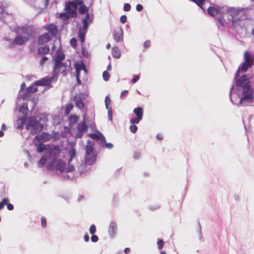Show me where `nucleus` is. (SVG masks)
Here are the masks:
<instances>
[{
    "label": "nucleus",
    "instance_id": "obj_1",
    "mask_svg": "<svg viewBox=\"0 0 254 254\" xmlns=\"http://www.w3.org/2000/svg\"><path fill=\"white\" fill-rule=\"evenodd\" d=\"M249 8L229 7L224 10L222 16L217 17L219 23L222 27L235 26L238 21L247 17Z\"/></svg>",
    "mask_w": 254,
    "mask_h": 254
},
{
    "label": "nucleus",
    "instance_id": "obj_2",
    "mask_svg": "<svg viewBox=\"0 0 254 254\" xmlns=\"http://www.w3.org/2000/svg\"><path fill=\"white\" fill-rule=\"evenodd\" d=\"M236 86L239 92H242V97L239 101L241 106H245L253 101V90L250 85L248 75L242 76L236 81Z\"/></svg>",
    "mask_w": 254,
    "mask_h": 254
},
{
    "label": "nucleus",
    "instance_id": "obj_3",
    "mask_svg": "<svg viewBox=\"0 0 254 254\" xmlns=\"http://www.w3.org/2000/svg\"><path fill=\"white\" fill-rule=\"evenodd\" d=\"M41 120V117L32 115L29 116L27 114L24 118H19L17 120V123L18 125L17 127L20 128L23 125L25 124L26 125V128L27 130H30L31 133H34L36 132V128Z\"/></svg>",
    "mask_w": 254,
    "mask_h": 254
},
{
    "label": "nucleus",
    "instance_id": "obj_4",
    "mask_svg": "<svg viewBox=\"0 0 254 254\" xmlns=\"http://www.w3.org/2000/svg\"><path fill=\"white\" fill-rule=\"evenodd\" d=\"M94 144L91 140L87 141L85 146V155L84 162L86 165H90L93 164L97 159V154L94 151Z\"/></svg>",
    "mask_w": 254,
    "mask_h": 254
},
{
    "label": "nucleus",
    "instance_id": "obj_5",
    "mask_svg": "<svg viewBox=\"0 0 254 254\" xmlns=\"http://www.w3.org/2000/svg\"><path fill=\"white\" fill-rule=\"evenodd\" d=\"M244 59V62L239 66L237 72L235 74V80L239 77L240 71L243 72L247 71L248 69L251 67L253 64V58L248 51L245 52Z\"/></svg>",
    "mask_w": 254,
    "mask_h": 254
},
{
    "label": "nucleus",
    "instance_id": "obj_6",
    "mask_svg": "<svg viewBox=\"0 0 254 254\" xmlns=\"http://www.w3.org/2000/svg\"><path fill=\"white\" fill-rule=\"evenodd\" d=\"M54 164L55 168L61 172H64L66 169L65 163L62 160H57L53 161L51 164H48L47 166V169L53 170L54 169Z\"/></svg>",
    "mask_w": 254,
    "mask_h": 254
},
{
    "label": "nucleus",
    "instance_id": "obj_7",
    "mask_svg": "<svg viewBox=\"0 0 254 254\" xmlns=\"http://www.w3.org/2000/svg\"><path fill=\"white\" fill-rule=\"evenodd\" d=\"M61 71L64 75L66 74V65L63 62L55 63L53 68V75L57 78L58 75Z\"/></svg>",
    "mask_w": 254,
    "mask_h": 254
},
{
    "label": "nucleus",
    "instance_id": "obj_8",
    "mask_svg": "<svg viewBox=\"0 0 254 254\" xmlns=\"http://www.w3.org/2000/svg\"><path fill=\"white\" fill-rule=\"evenodd\" d=\"M57 78H56L53 75L51 77H45L44 78H41L39 80L35 81L34 82V84L35 85L38 86H49L50 85L52 82L54 80H56Z\"/></svg>",
    "mask_w": 254,
    "mask_h": 254
},
{
    "label": "nucleus",
    "instance_id": "obj_9",
    "mask_svg": "<svg viewBox=\"0 0 254 254\" xmlns=\"http://www.w3.org/2000/svg\"><path fill=\"white\" fill-rule=\"evenodd\" d=\"M37 86L38 85H35L34 83L33 85L30 86L26 89V93H24L23 95H20V98L24 100L29 99L31 97V93L37 91Z\"/></svg>",
    "mask_w": 254,
    "mask_h": 254
},
{
    "label": "nucleus",
    "instance_id": "obj_10",
    "mask_svg": "<svg viewBox=\"0 0 254 254\" xmlns=\"http://www.w3.org/2000/svg\"><path fill=\"white\" fill-rule=\"evenodd\" d=\"M29 36L28 35H18L14 39V43L17 45H22L25 44L29 40Z\"/></svg>",
    "mask_w": 254,
    "mask_h": 254
},
{
    "label": "nucleus",
    "instance_id": "obj_11",
    "mask_svg": "<svg viewBox=\"0 0 254 254\" xmlns=\"http://www.w3.org/2000/svg\"><path fill=\"white\" fill-rule=\"evenodd\" d=\"M88 129V126L85 123V121H83L80 124H79L77 126V135L78 137H81L82 134L85 132Z\"/></svg>",
    "mask_w": 254,
    "mask_h": 254
},
{
    "label": "nucleus",
    "instance_id": "obj_12",
    "mask_svg": "<svg viewBox=\"0 0 254 254\" xmlns=\"http://www.w3.org/2000/svg\"><path fill=\"white\" fill-rule=\"evenodd\" d=\"M113 36L115 40L118 42H121L123 40V30L121 27L118 30H115L113 33Z\"/></svg>",
    "mask_w": 254,
    "mask_h": 254
},
{
    "label": "nucleus",
    "instance_id": "obj_13",
    "mask_svg": "<svg viewBox=\"0 0 254 254\" xmlns=\"http://www.w3.org/2000/svg\"><path fill=\"white\" fill-rule=\"evenodd\" d=\"M60 152L61 149L58 145L52 147L49 151L50 155L53 159L58 158L60 155Z\"/></svg>",
    "mask_w": 254,
    "mask_h": 254
},
{
    "label": "nucleus",
    "instance_id": "obj_14",
    "mask_svg": "<svg viewBox=\"0 0 254 254\" xmlns=\"http://www.w3.org/2000/svg\"><path fill=\"white\" fill-rule=\"evenodd\" d=\"M46 29L49 32L50 36L52 38L55 37L58 33L57 27L54 24L48 25L45 27Z\"/></svg>",
    "mask_w": 254,
    "mask_h": 254
},
{
    "label": "nucleus",
    "instance_id": "obj_15",
    "mask_svg": "<svg viewBox=\"0 0 254 254\" xmlns=\"http://www.w3.org/2000/svg\"><path fill=\"white\" fill-rule=\"evenodd\" d=\"M52 39V38L50 36V34L46 33L38 37V43L39 45H42L48 42Z\"/></svg>",
    "mask_w": 254,
    "mask_h": 254
},
{
    "label": "nucleus",
    "instance_id": "obj_16",
    "mask_svg": "<svg viewBox=\"0 0 254 254\" xmlns=\"http://www.w3.org/2000/svg\"><path fill=\"white\" fill-rule=\"evenodd\" d=\"M77 8V5L74 1H69L66 3L65 9V10L70 12L71 13L76 14L75 9Z\"/></svg>",
    "mask_w": 254,
    "mask_h": 254
},
{
    "label": "nucleus",
    "instance_id": "obj_17",
    "mask_svg": "<svg viewBox=\"0 0 254 254\" xmlns=\"http://www.w3.org/2000/svg\"><path fill=\"white\" fill-rule=\"evenodd\" d=\"M117 230V225L115 222L111 221L109 226L108 233L109 235L112 237H114L116 235Z\"/></svg>",
    "mask_w": 254,
    "mask_h": 254
},
{
    "label": "nucleus",
    "instance_id": "obj_18",
    "mask_svg": "<svg viewBox=\"0 0 254 254\" xmlns=\"http://www.w3.org/2000/svg\"><path fill=\"white\" fill-rule=\"evenodd\" d=\"M92 17L91 16L89 13H86L84 18L82 20L83 26L84 29H87L90 23L92 22Z\"/></svg>",
    "mask_w": 254,
    "mask_h": 254
},
{
    "label": "nucleus",
    "instance_id": "obj_19",
    "mask_svg": "<svg viewBox=\"0 0 254 254\" xmlns=\"http://www.w3.org/2000/svg\"><path fill=\"white\" fill-rule=\"evenodd\" d=\"M74 67L75 69L76 73H79V74L81 70H83L85 73L86 72L85 67L83 63L81 61L77 62L76 63H75Z\"/></svg>",
    "mask_w": 254,
    "mask_h": 254
},
{
    "label": "nucleus",
    "instance_id": "obj_20",
    "mask_svg": "<svg viewBox=\"0 0 254 254\" xmlns=\"http://www.w3.org/2000/svg\"><path fill=\"white\" fill-rule=\"evenodd\" d=\"M53 58L55 63H58L59 62H62V61L65 59V56L63 52L58 51L56 52Z\"/></svg>",
    "mask_w": 254,
    "mask_h": 254
},
{
    "label": "nucleus",
    "instance_id": "obj_21",
    "mask_svg": "<svg viewBox=\"0 0 254 254\" xmlns=\"http://www.w3.org/2000/svg\"><path fill=\"white\" fill-rule=\"evenodd\" d=\"M135 117L130 120V122L132 124H137L142 120L143 112H134Z\"/></svg>",
    "mask_w": 254,
    "mask_h": 254
},
{
    "label": "nucleus",
    "instance_id": "obj_22",
    "mask_svg": "<svg viewBox=\"0 0 254 254\" xmlns=\"http://www.w3.org/2000/svg\"><path fill=\"white\" fill-rule=\"evenodd\" d=\"M87 29H84L82 27L78 30V36L81 44L84 42L85 35L87 32Z\"/></svg>",
    "mask_w": 254,
    "mask_h": 254
},
{
    "label": "nucleus",
    "instance_id": "obj_23",
    "mask_svg": "<svg viewBox=\"0 0 254 254\" xmlns=\"http://www.w3.org/2000/svg\"><path fill=\"white\" fill-rule=\"evenodd\" d=\"M75 15L74 13H71L70 12L68 11H66V12H63L61 13L60 14V17L64 20H67L70 17H73Z\"/></svg>",
    "mask_w": 254,
    "mask_h": 254
},
{
    "label": "nucleus",
    "instance_id": "obj_24",
    "mask_svg": "<svg viewBox=\"0 0 254 254\" xmlns=\"http://www.w3.org/2000/svg\"><path fill=\"white\" fill-rule=\"evenodd\" d=\"M17 32L18 34H22V35H27L30 37V33L27 27H20L17 29Z\"/></svg>",
    "mask_w": 254,
    "mask_h": 254
},
{
    "label": "nucleus",
    "instance_id": "obj_25",
    "mask_svg": "<svg viewBox=\"0 0 254 254\" xmlns=\"http://www.w3.org/2000/svg\"><path fill=\"white\" fill-rule=\"evenodd\" d=\"M112 56L114 58L119 59L121 57V52L117 47H114L112 49Z\"/></svg>",
    "mask_w": 254,
    "mask_h": 254
},
{
    "label": "nucleus",
    "instance_id": "obj_26",
    "mask_svg": "<svg viewBox=\"0 0 254 254\" xmlns=\"http://www.w3.org/2000/svg\"><path fill=\"white\" fill-rule=\"evenodd\" d=\"M50 49L48 46L40 47L38 50V53L41 55H44L49 52Z\"/></svg>",
    "mask_w": 254,
    "mask_h": 254
},
{
    "label": "nucleus",
    "instance_id": "obj_27",
    "mask_svg": "<svg viewBox=\"0 0 254 254\" xmlns=\"http://www.w3.org/2000/svg\"><path fill=\"white\" fill-rule=\"evenodd\" d=\"M102 135L100 132L97 131L95 133L89 134L88 136L93 139L99 140Z\"/></svg>",
    "mask_w": 254,
    "mask_h": 254
},
{
    "label": "nucleus",
    "instance_id": "obj_28",
    "mask_svg": "<svg viewBox=\"0 0 254 254\" xmlns=\"http://www.w3.org/2000/svg\"><path fill=\"white\" fill-rule=\"evenodd\" d=\"M190 1L194 2L197 4L203 10H204L205 7H203V5L205 3L207 0H190Z\"/></svg>",
    "mask_w": 254,
    "mask_h": 254
},
{
    "label": "nucleus",
    "instance_id": "obj_29",
    "mask_svg": "<svg viewBox=\"0 0 254 254\" xmlns=\"http://www.w3.org/2000/svg\"><path fill=\"white\" fill-rule=\"evenodd\" d=\"M208 13L211 16H215L218 14V10L213 7H209L207 9Z\"/></svg>",
    "mask_w": 254,
    "mask_h": 254
},
{
    "label": "nucleus",
    "instance_id": "obj_30",
    "mask_svg": "<svg viewBox=\"0 0 254 254\" xmlns=\"http://www.w3.org/2000/svg\"><path fill=\"white\" fill-rule=\"evenodd\" d=\"M111 101L109 96H107L105 99V104L106 106V109L108 110V111H112V108L110 106Z\"/></svg>",
    "mask_w": 254,
    "mask_h": 254
},
{
    "label": "nucleus",
    "instance_id": "obj_31",
    "mask_svg": "<svg viewBox=\"0 0 254 254\" xmlns=\"http://www.w3.org/2000/svg\"><path fill=\"white\" fill-rule=\"evenodd\" d=\"M18 111H29L28 108L27 103H23L21 105H19Z\"/></svg>",
    "mask_w": 254,
    "mask_h": 254
},
{
    "label": "nucleus",
    "instance_id": "obj_32",
    "mask_svg": "<svg viewBox=\"0 0 254 254\" xmlns=\"http://www.w3.org/2000/svg\"><path fill=\"white\" fill-rule=\"evenodd\" d=\"M26 87V84H25V82H23L21 85V86H20V90H19V94H18V101H17V104L18 105H19V102L20 101V100L22 99L20 97V95H22V91L23 90H24Z\"/></svg>",
    "mask_w": 254,
    "mask_h": 254
},
{
    "label": "nucleus",
    "instance_id": "obj_33",
    "mask_svg": "<svg viewBox=\"0 0 254 254\" xmlns=\"http://www.w3.org/2000/svg\"><path fill=\"white\" fill-rule=\"evenodd\" d=\"M88 7L84 4L83 5H81L78 8V11L80 14H84L86 12L87 13V12L88 11Z\"/></svg>",
    "mask_w": 254,
    "mask_h": 254
},
{
    "label": "nucleus",
    "instance_id": "obj_34",
    "mask_svg": "<svg viewBox=\"0 0 254 254\" xmlns=\"http://www.w3.org/2000/svg\"><path fill=\"white\" fill-rule=\"evenodd\" d=\"M70 158L68 160L69 162H71L73 158L76 157V151L75 148H72L71 151L69 152Z\"/></svg>",
    "mask_w": 254,
    "mask_h": 254
},
{
    "label": "nucleus",
    "instance_id": "obj_35",
    "mask_svg": "<svg viewBox=\"0 0 254 254\" xmlns=\"http://www.w3.org/2000/svg\"><path fill=\"white\" fill-rule=\"evenodd\" d=\"M75 104L78 109L81 110L83 108L84 104L82 100L75 99Z\"/></svg>",
    "mask_w": 254,
    "mask_h": 254
},
{
    "label": "nucleus",
    "instance_id": "obj_36",
    "mask_svg": "<svg viewBox=\"0 0 254 254\" xmlns=\"http://www.w3.org/2000/svg\"><path fill=\"white\" fill-rule=\"evenodd\" d=\"M47 161V159L45 156L42 157L38 162V166L39 167H42L46 164Z\"/></svg>",
    "mask_w": 254,
    "mask_h": 254
},
{
    "label": "nucleus",
    "instance_id": "obj_37",
    "mask_svg": "<svg viewBox=\"0 0 254 254\" xmlns=\"http://www.w3.org/2000/svg\"><path fill=\"white\" fill-rule=\"evenodd\" d=\"M105 142L106 139L103 135H102V137H101V138L99 140H97L98 143L100 145V146L101 147H103V145Z\"/></svg>",
    "mask_w": 254,
    "mask_h": 254
},
{
    "label": "nucleus",
    "instance_id": "obj_38",
    "mask_svg": "<svg viewBox=\"0 0 254 254\" xmlns=\"http://www.w3.org/2000/svg\"><path fill=\"white\" fill-rule=\"evenodd\" d=\"M46 149V146L45 145L41 143L39 144L37 146V151L39 153L42 152L43 151H44Z\"/></svg>",
    "mask_w": 254,
    "mask_h": 254
},
{
    "label": "nucleus",
    "instance_id": "obj_39",
    "mask_svg": "<svg viewBox=\"0 0 254 254\" xmlns=\"http://www.w3.org/2000/svg\"><path fill=\"white\" fill-rule=\"evenodd\" d=\"M9 200L8 198H3L2 201L0 202V210H1L7 202H9Z\"/></svg>",
    "mask_w": 254,
    "mask_h": 254
},
{
    "label": "nucleus",
    "instance_id": "obj_40",
    "mask_svg": "<svg viewBox=\"0 0 254 254\" xmlns=\"http://www.w3.org/2000/svg\"><path fill=\"white\" fill-rule=\"evenodd\" d=\"M2 6H0V13L1 14H4V8L7 6V4L5 2H1Z\"/></svg>",
    "mask_w": 254,
    "mask_h": 254
},
{
    "label": "nucleus",
    "instance_id": "obj_41",
    "mask_svg": "<svg viewBox=\"0 0 254 254\" xmlns=\"http://www.w3.org/2000/svg\"><path fill=\"white\" fill-rule=\"evenodd\" d=\"M41 225L44 228H45L47 226V220L44 216L41 217Z\"/></svg>",
    "mask_w": 254,
    "mask_h": 254
},
{
    "label": "nucleus",
    "instance_id": "obj_42",
    "mask_svg": "<svg viewBox=\"0 0 254 254\" xmlns=\"http://www.w3.org/2000/svg\"><path fill=\"white\" fill-rule=\"evenodd\" d=\"M96 226H95V225L92 224L90 226V228H89V233L93 235L96 232Z\"/></svg>",
    "mask_w": 254,
    "mask_h": 254
},
{
    "label": "nucleus",
    "instance_id": "obj_43",
    "mask_svg": "<svg viewBox=\"0 0 254 254\" xmlns=\"http://www.w3.org/2000/svg\"><path fill=\"white\" fill-rule=\"evenodd\" d=\"M74 170V167L72 164H70V162H68V166L66 169L67 172H72Z\"/></svg>",
    "mask_w": 254,
    "mask_h": 254
},
{
    "label": "nucleus",
    "instance_id": "obj_44",
    "mask_svg": "<svg viewBox=\"0 0 254 254\" xmlns=\"http://www.w3.org/2000/svg\"><path fill=\"white\" fill-rule=\"evenodd\" d=\"M113 144L111 143H106V141L104 143L103 147L102 148H106L109 149H111L113 148Z\"/></svg>",
    "mask_w": 254,
    "mask_h": 254
},
{
    "label": "nucleus",
    "instance_id": "obj_45",
    "mask_svg": "<svg viewBox=\"0 0 254 254\" xmlns=\"http://www.w3.org/2000/svg\"><path fill=\"white\" fill-rule=\"evenodd\" d=\"M103 78L105 81H108L109 79V74L108 71H104L103 72Z\"/></svg>",
    "mask_w": 254,
    "mask_h": 254
},
{
    "label": "nucleus",
    "instance_id": "obj_46",
    "mask_svg": "<svg viewBox=\"0 0 254 254\" xmlns=\"http://www.w3.org/2000/svg\"><path fill=\"white\" fill-rule=\"evenodd\" d=\"M79 117L76 116H71L70 117V121L72 123H75L78 120Z\"/></svg>",
    "mask_w": 254,
    "mask_h": 254
},
{
    "label": "nucleus",
    "instance_id": "obj_47",
    "mask_svg": "<svg viewBox=\"0 0 254 254\" xmlns=\"http://www.w3.org/2000/svg\"><path fill=\"white\" fill-rule=\"evenodd\" d=\"M129 129L131 132L132 133H135L137 130V127L136 126L133 124L130 126Z\"/></svg>",
    "mask_w": 254,
    "mask_h": 254
},
{
    "label": "nucleus",
    "instance_id": "obj_48",
    "mask_svg": "<svg viewBox=\"0 0 254 254\" xmlns=\"http://www.w3.org/2000/svg\"><path fill=\"white\" fill-rule=\"evenodd\" d=\"M48 60V58L47 57H46V56H44V57H43L41 58V60L40 61V62H39L40 65L41 66H43V65L45 63V62H46Z\"/></svg>",
    "mask_w": 254,
    "mask_h": 254
},
{
    "label": "nucleus",
    "instance_id": "obj_49",
    "mask_svg": "<svg viewBox=\"0 0 254 254\" xmlns=\"http://www.w3.org/2000/svg\"><path fill=\"white\" fill-rule=\"evenodd\" d=\"M164 244V243L163 240H160L157 242V245L159 250H161L163 248Z\"/></svg>",
    "mask_w": 254,
    "mask_h": 254
},
{
    "label": "nucleus",
    "instance_id": "obj_50",
    "mask_svg": "<svg viewBox=\"0 0 254 254\" xmlns=\"http://www.w3.org/2000/svg\"><path fill=\"white\" fill-rule=\"evenodd\" d=\"M139 79V76L138 75H133V78L131 79V83L133 84L135 83Z\"/></svg>",
    "mask_w": 254,
    "mask_h": 254
},
{
    "label": "nucleus",
    "instance_id": "obj_51",
    "mask_svg": "<svg viewBox=\"0 0 254 254\" xmlns=\"http://www.w3.org/2000/svg\"><path fill=\"white\" fill-rule=\"evenodd\" d=\"M130 5L129 3H125L124 6V9L125 11H128L130 9Z\"/></svg>",
    "mask_w": 254,
    "mask_h": 254
},
{
    "label": "nucleus",
    "instance_id": "obj_52",
    "mask_svg": "<svg viewBox=\"0 0 254 254\" xmlns=\"http://www.w3.org/2000/svg\"><path fill=\"white\" fill-rule=\"evenodd\" d=\"M73 108V105L72 104H69L66 106L65 111H71L72 110Z\"/></svg>",
    "mask_w": 254,
    "mask_h": 254
},
{
    "label": "nucleus",
    "instance_id": "obj_53",
    "mask_svg": "<svg viewBox=\"0 0 254 254\" xmlns=\"http://www.w3.org/2000/svg\"><path fill=\"white\" fill-rule=\"evenodd\" d=\"M98 240L99 238L97 236L93 234L92 236H91V240L92 241V242L95 243L97 242L98 241Z\"/></svg>",
    "mask_w": 254,
    "mask_h": 254
},
{
    "label": "nucleus",
    "instance_id": "obj_54",
    "mask_svg": "<svg viewBox=\"0 0 254 254\" xmlns=\"http://www.w3.org/2000/svg\"><path fill=\"white\" fill-rule=\"evenodd\" d=\"M76 40L75 38H72L70 41V44L72 47H74L76 46Z\"/></svg>",
    "mask_w": 254,
    "mask_h": 254
},
{
    "label": "nucleus",
    "instance_id": "obj_55",
    "mask_svg": "<svg viewBox=\"0 0 254 254\" xmlns=\"http://www.w3.org/2000/svg\"><path fill=\"white\" fill-rule=\"evenodd\" d=\"M127 17L126 15H122L120 17V21L122 23H125L127 22Z\"/></svg>",
    "mask_w": 254,
    "mask_h": 254
},
{
    "label": "nucleus",
    "instance_id": "obj_56",
    "mask_svg": "<svg viewBox=\"0 0 254 254\" xmlns=\"http://www.w3.org/2000/svg\"><path fill=\"white\" fill-rule=\"evenodd\" d=\"M5 205H7V208L9 210H12L14 209L13 205L11 203H9L8 202H7V203Z\"/></svg>",
    "mask_w": 254,
    "mask_h": 254
},
{
    "label": "nucleus",
    "instance_id": "obj_57",
    "mask_svg": "<svg viewBox=\"0 0 254 254\" xmlns=\"http://www.w3.org/2000/svg\"><path fill=\"white\" fill-rule=\"evenodd\" d=\"M136 9L137 11H141L143 9V6L140 4H138L136 6Z\"/></svg>",
    "mask_w": 254,
    "mask_h": 254
},
{
    "label": "nucleus",
    "instance_id": "obj_58",
    "mask_svg": "<svg viewBox=\"0 0 254 254\" xmlns=\"http://www.w3.org/2000/svg\"><path fill=\"white\" fill-rule=\"evenodd\" d=\"M150 46V41L149 40L146 41L144 43V47L145 48H148Z\"/></svg>",
    "mask_w": 254,
    "mask_h": 254
},
{
    "label": "nucleus",
    "instance_id": "obj_59",
    "mask_svg": "<svg viewBox=\"0 0 254 254\" xmlns=\"http://www.w3.org/2000/svg\"><path fill=\"white\" fill-rule=\"evenodd\" d=\"M76 5H84L83 1L82 0H74Z\"/></svg>",
    "mask_w": 254,
    "mask_h": 254
},
{
    "label": "nucleus",
    "instance_id": "obj_60",
    "mask_svg": "<svg viewBox=\"0 0 254 254\" xmlns=\"http://www.w3.org/2000/svg\"><path fill=\"white\" fill-rule=\"evenodd\" d=\"M128 93V91L127 90H124L122 92L121 94V95H120V98H123L124 96H125L126 95V94Z\"/></svg>",
    "mask_w": 254,
    "mask_h": 254
},
{
    "label": "nucleus",
    "instance_id": "obj_61",
    "mask_svg": "<svg viewBox=\"0 0 254 254\" xmlns=\"http://www.w3.org/2000/svg\"><path fill=\"white\" fill-rule=\"evenodd\" d=\"M42 136L43 137V138H48V140L49 139V134L48 133H47L46 132H43L42 134Z\"/></svg>",
    "mask_w": 254,
    "mask_h": 254
},
{
    "label": "nucleus",
    "instance_id": "obj_62",
    "mask_svg": "<svg viewBox=\"0 0 254 254\" xmlns=\"http://www.w3.org/2000/svg\"><path fill=\"white\" fill-rule=\"evenodd\" d=\"M75 77L76 78V80H77V82L78 84H81V81L79 79V73H76L75 74Z\"/></svg>",
    "mask_w": 254,
    "mask_h": 254
},
{
    "label": "nucleus",
    "instance_id": "obj_63",
    "mask_svg": "<svg viewBox=\"0 0 254 254\" xmlns=\"http://www.w3.org/2000/svg\"><path fill=\"white\" fill-rule=\"evenodd\" d=\"M156 137L158 140H160L163 139V136L161 133H158L157 134Z\"/></svg>",
    "mask_w": 254,
    "mask_h": 254
},
{
    "label": "nucleus",
    "instance_id": "obj_64",
    "mask_svg": "<svg viewBox=\"0 0 254 254\" xmlns=\"http://www.w3.org/2000/svg\"><path fill=\"white\" fill-rule=\"evenodd\" d=\"M130 252V249L128 248H126L124 250V253L126 254H128Z\"/></svg>",
    "mask_w": 254,
    "mask_h": 254
}]
</instances>
